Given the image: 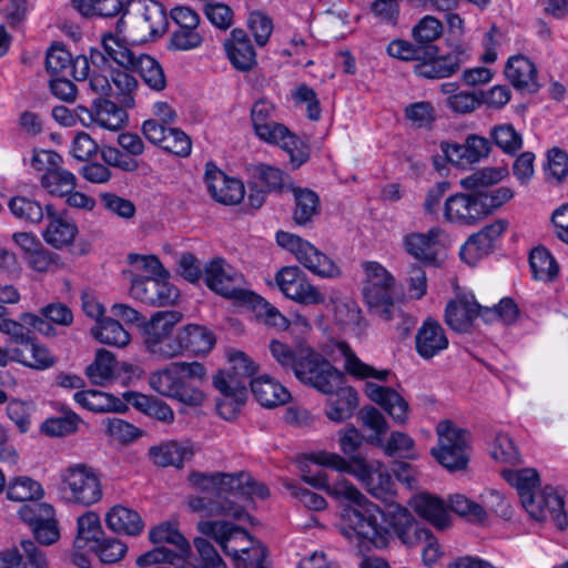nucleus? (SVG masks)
<instances>
[{"mask_svg":"<svg viewBox=\"0 0 568 568\" xmlns=\"http://www.w3.org/2000/svg\"><path fill=\"white\" fill-rule=\"evenodd\" d=\"M74 60L71 53L65 50L62 45H52L45 57V69L52 75L64 74L67 70H70V74L73 77V64Z\"/></svg>","mask_w":568,"mask_h":568,"instance_id":"59","label":"nucleus"},{"mask_svg":"<svg viewBox=\"0 0 568 568\" xmlns=\"http://www.w3.org/2000/svg\"><path fill=\"white\" fill-rule=\"evenodd\" d=\"M92 335L102 344L124 347L130 342V334L114 318H103L92 329Z\"/></svg>","mask_w":568,"mask_h":568,"instance_id":"47","label":"nucleus"},{"mask_svg":"<svg viewBox=\"0 0 568 568\" xmlns=\"http://www.w3.org/2000/svg\"><path fill=\"white\" fill-rule=\"evenodd\" d=\"M521 505L529 516L537 521L550 517L560 530L567 525L564 499L551 486L532 491L530 495L525 494Z\"/></svg>","mask_w":568,"mask_h":568,"instance_id":"18","label":"nucleus"},{"mask_svg":"<svg viewBox=\"0 0 568 568\" xmlns=\"http://www.w3.org/2000/svg\"><path fill=\"white\" fill-rule=\"evenodd\" d=\"M414 510L435 527L444 529L449 525V515L445 503L433 495L420 494L413 498Z\"/></svg>","mask_w":568,"mask_h":568,"instance_id":"36","label":"nucleus"},{"mask_svg":"<svg viewBox=\"0 0 568 568\" xmlns=\"http://www.w3.org/2000/svg\"><path fill=\"white\" fill-rule=\"evenodd\" d=\"M404 113L415 129L430 128L436 119L435 109L428 101L410 103L405 108Z\"/></svg>","mask_w":568,"mask_h":568,"instance_id":"62","label":"nucleus"},{"mask_svg":"<svg viewBox=\"0 0 568 568\" xmlns=\"http://www.w3.org/2000/svg\"><path fill=\"white\" fill-rule=\"evenodd\" d=\"M448 508L473 524H481L487 518V513L483 506L462 494H455L449 497Z\"/></svg>","mask_w":568,"mask_h":568,"instance_id":"53","label":"nucleus"},{"mask_svg":"<svg viewBox=\"0 0 568 568\" xmlns=\"http://www.w3.org/2000/svg\"><path fill=\"white\" fill-rule=\"evenodd\" d=\"M366 282L363 288L364 298L371 311L385 321L394 316V277L377 262L363 264Z\"/></svg>","mask_w":568,"mask_h":568,"instance_id":"9","label":"nucleus"},{"mask_svg":"<svg viewBox=\"0 0 568 568\" xmlns=\"http://www.w3.org/2000/svg\"><path fill=\"white\" fill-rule=\"evenodd\" d=\"M302 479L314 488L323 489L332 497L339 500H347L354 504H361L365 496L345 478L337 479L333 484L328 483L325 471L318 470L314 475L303 474Z\"/></svg>","mask_w":568,"mask_h":568,"instance_id":"31","label":"nucleus"},{"mask_svg":"<svg viewBox=\"0 0 568 568\" xmlns=\"http://www.w3.org/2000/svg\"><path fill=\"white\" fill-rule=\"evenodd\" d=\"M7 497L13 501H34L43 497V488L37 480L20 476L9 481Z\"/></svg>","mask_w":568,"mask_h":568,"instance_id":"50","label":"nucleus"},{"mask_svg":"<svg viewBox=\"0 0 568 568\" xmlns=\"http://www.w3.org/2000/svg\"><path fill=\"white\" fill-rule=\"evenodd\" d=\"M275 105L266 99H260L251 108V120L256 136L268 144L281 146L290 155L294 168L301 166L310 156L305 143L284 124L273 119Z\"/></svg>","mask_w":568,"mask_h":568,"instance_id":"6","label":"nucleus"},{"mask_svg":"<svg viewBox=\"0 0 568 568\" xmlns=\"http://www.w3.org/2000/svg\"><path fill=\"white\" fill-rule=\"evenodd\" d=\"M448 347V338L442 325L427 318L415 336V348L420 357L430 359Z\"/></svg>","mask_w":568,"mask_h":568,"instance_id":"28","label":"nucleus"},{"mask_svg":"<svg viewBox=\"0 0 568 568\" xmlns=\"http://www.w3.org/2000/svg\"><path fill=\"white\" fill-rule=\"evenodd\" d=\"M280 246L293 253L296 260L310 272L322 278H335L341 274L339 267L326 254L302 237L280 231L276 233Z\"/></svg>","mask_w":568,"mask_h":568,"instance_id":"13","label":"nucleus"},{"mask_svg":"<svg viewBox=\"0 0 568 568\" xmlns=\"http://www.w3.org/2000/svg\"><path fill=\"white\" fill-rule=\"evenodd\" d=\"M484 206L478 192H458L445 200L444 219L459 226H473L486 219Z\"/></svg>","mask_w":568,"mask_h":568,"instance_id":"19","label":"nucleus"},{"mask_svg":"<svg viewBox=\"0 0 568 568\" xmlns=\"http://www.w3.org/2000/svg\"><path fill=\"white\" fill-rule=\"evenodd\" d=\"M204 282L224 297L237 298L242 294L243 275L223 258H214L205 265Z\"/></svg>","mask_w":568,"mask_h":568,"instance_id":"20","label":"nucleus"},{"mask_svg":"<svg viewBox=\"0 0 568 568\" xmlns=\"http://www.w3.org/2000/svg\"><path fill=\"white\" fill-rule=\"evenodd\" d=\"M311 460L316 465L354 476L369 495L382 501L394 499L396 495L387 467L377 459L357 456L353 458L352 465H346L343 456L336 453L318 452L312 455Z\"/></svg>","mask_w":568,"mask_h":568,"instance_id":"4","label":"nucleus"},{"mask_svg":"<svg viewBox=\"0 0 568 568\" xmlns=\"http://www.w3.org/2000/svg\"><path fill=\"white\" fill-rule=\"evenodd\" d=\"M115 369L114 355L109 351L99 349L94 361L87 367L85 374L92 384L103 386L114 378Z\"/></svg>","mask_w":568,"mask_h":568,"instance_id":"46","label":"nucleus"},{"mask_svg":"<svg viewBox=\"0 0 568 568\" xmlns=\"http://www.w3.org/2000/svg\"><path fill=\"white\" fill-rule=\"evenodd\" d=\"M197 530L214 539L227 556H231L242 568H266L264 560L266 549L261 545L241 547L237 541L244 544L251 540L250 534L237 525L226 520H201Z\"/></svg>","mask_w":568,"mask_h":568,"instance_id":"5","label":"nucleus"},{"mask_svg":"<svg viewBox=\"0 0 568 568\" xmlns=\"http://www.w3.org/2000/svg\"><path fill=\"white\" fill-rule=\"evenodd\" d=\"M438 447L432 449L436 460L448 470H460L468 463V434L449 420L437 425Z\"/></svg>","mask_w":568,"mask_h":568,"instance_id":"14","label":"nucleus"},{"mask_svg":"<svg viewBox=\"0 0 568 568\" xmlns=\"http://www.w3.org/2000/svg\"><path fill=\"white\" fill-rule=\"evenodd\" d=\"M248 383L255 399L264 407L273 408L284 405L291 398L286 387L268 375H262Z\"/></svg>","mask_w":568,"mask_h":568,"instance_id":"32","label":"nucleus"},{"mask_svg":"<svg viewBox=\"0 0 568 568\" xmlns=\"http://www.w3.org/2000/svg\"><path fill=\"white\" fill-rule=\"evenodd\" d=\"M245 471L233 474L227 473H193L190 475V481L202 493L212 495L195 496L189 499V507L192 511L203 513L209 517H231L243 520L250 518L245 509L236 503L230 500L225 495L242 494Z\"/></svg>","mask_w":568,"mask_h":568,"instance_id":"2","label":"nucleus"},{"mask_svg":"<svg viewBox=\"0 0 568 568\" xmlns=\"http://www.w3.org/2000/svg\"><path fill=\"white\" fill-rule=\"evenodd\" d=\"M385 507L368 501L366 498L358 506L363 509L347 508L338 525L339 532L351 542L363 547L386 548L392 539V531L407 546L418 545L426 537L425 528L420 527L409 510L394 501H384Z\"/></svg>","mask_w":568,"mask_h":568,"instance_id":"1","label":"nucleus"},{"mask_svg":"<svg viewBox=\"0 0 568 568\" xmlns=\"http://www.w3.org/2000/svg\"><path fill=\"white\" fill-rule=\"evenodd\" d=\"M529 265L537 281L552 282L559 273V265L550 252L542 246L535 247L529 254Z\"/></svg>","mask_w":568,"mask_h":568,"instance_id":"43","label":"nucleus"},{"mask_svg":"<svg viewBox=\"0 0 568 568\" xmlns=\"http://www.w3.org/2000/svg\"><path fill=\"white\" fill-rule=\"evenodd\" d=\"M505 74L514 88L521 92L536 93L540 89L537 68L524 55L510 57L505 68Z\"/></svg>","mask_w":568,"mask_h":568,"instance_id":"29","label":"nucleus"},{"mask_svg":"<svg viewBox=\"0 0 568 568\" xmlns=\"http://www.w3.org/2000/svg\"><path fill=\"white\" fill-rule=\"evenodd\" d=\"M335 392L336 399L332 402L326 410V416L333 422L341 423L353 415L354 409L358 405V396L353 388L342 387V385Z\"/></svg>","mask_w":568,"mask_h":568,"instance_id":"48","label":"nucleus"},{"mask_svg":"<svg viewBox=\"0 0 568 568\" xmlns=\"http://www.w3.org/2000/svg\"><path fill=\"white\" fill-rule=\"evenodd\" d=\"M181 320L182 314L178 311L155 313L143 328V343L148 352L164 359L176 357L180 345L176 336L172 338L170 334Z\"/></svg>","mask_w":568,"mask_h":568,"instance_id":"12","label":"nucleus"},{"mask_svg":"<svg viewBox=\"0 0 568 568\" xmlns=\"http://www.w3.org/2000/svg\"><path fill=\"white\" fill-rule=\"evenodd\" d=\"M491 457L500 463L517 465L521 463L520 454L514 440L507 434H498L490 449Z\"/></svg>","mask_w":568,"mask_h":568,"instance_id":"63","label":"nucleus"},{"mask_svg":"<svg viewBox=\"0 0 568 568\" xmlns=\"http://www.w3.org/2000/svg\"><path fill=\"white\" fill-rule=\"evenodd\" d=\"M387 53L402 61H420L427 53H435V45L419 47L413 43L396 39L388 43Z\"/></svg>","mask_w":568,"mask_h":568,"instance_id":"57","label":"nucleus"},{"mask_svg":"<svg viewBox=\"0 0 568 568\" xmlns=\"http://www.w3.org/2000/svg\"><path fill=\"white\" fill-rule=\"evenodd\" d=\"M9 209L16 217L31 223L41 222L44 215L40 203L24 196L12 197L9 201Z\"/></svg>","mask_w":568,"mask_h":568,"instance_id":"64","label":"nucleus"},{"mask_svg":"<svg viewBox=\"0 0 568 568\" xmlns=\"http://www.w3.org/2000/svg\"><path fill=\"white\" fill-rule=\"evenodd\" d=\"M131 72H134L133 68L119 67L112 69L110 67L111 97L124 108H133L134 95L139 88V82Z\"/></svg>","mask_w":568,"mask_h":568,"instance_id":"35","label":"nucleus"},{"mask_svg":"<svg viewBox=\"0 0 568 568\" xmlns=\"http://www.w3.org/2000/svg\"><path fill=\"white\" fill-rule=\"evenodd\" d=\"M484 306L478 304L473 295H460L447 304L445 321L452 329L466 333L471 328L475 320L481 318Z\"/></svg>","mask_w":568,"mask_h":568,"instance_id":"23","label":"nucleus"},{"mask_svg":"<svg viewBox=\"0 0 568 568\" xmlns=\"http://www.w3.org/2000/svg\"><path fill=\"white\" fill-rule=\"evenodd\" d=\"M105 524L115 534L138 536L144 528L140 514L121 505L113 506L105 515Z\"/></svg>","mask_w":568,"mask_h":568,"instance_id":"34","label":"nucleus"},{"mask_svg":"<svg viewBox=\"0 0 568 568\" xmlns=\"http://www.w3.org/2000/svg\"><path fill=\"white\" fill-rule=\"evenodd\" d=\"M494 245L484 233L477 232L468 237L460 248V257L468 264H475L481 257L488 255Z\"/></svg>","mask_w":568,"mask_h":568,"instance_id":"60","label":"nucleus"},{"mask_svg":"<svg viewBox=\"0 0 568 568\" xmlns=\"http://www.w3.org/2000/svg\"><path fill=\"white\" fill-rule=\"evenodd\" d=\"M295 376L306 385L324 394H332L343 384L344 376L322 355L313 349H301Z\"/></svg>","mask_w":568,"mask_h":568,"instance_id":"10","label":"nucleus"},{"mask_svg":"<svg viewBox=\"0 0 568 568\" xmlns=\"http://www.w3.org/2000/svg\"><path fill=\"white\" fill-rule=\"evenodd\" d=\"M112 58L108 57L104 48L90 50L89 57H75L73 64V79L75 81H87L91 93L103 99L111 97L112 84L110 79V62Z\"/></svg>","mask_w":568,"mask_h":568,"instance_id":"11","label":"nucleus"},{"mask_svg":"<svg viewBox=\"0 0 568 568\" xmlns=\"http://www.w3.org/2000/svg\"><path fill=\"white\" fill-rule=\"evenodd\" d=\"M128 120L125 110L108 99H95L94 124L100 128L118 131Z\"/></svg>","mask_w":568,"mask_h":568,"instance_id":"41","label":"nucleus"},{"mask_svg":"<svg viewBox=\"0 0 568 568\" xmlns=\"http://www.w3.org/2000/svg\"><path fill=\"white\" fill-rule=\"evenodd\" d=\"M490 138L506 154L514 155L523 148V136L511 124L494 126L490 130Z\"/></svg>","mask_w":568,"mask_h":568,"instance_id":"56","label":"nucleus"},{"mask_svg":"<svg viewBox=\"0 0 568 568\" xmlns=\"http://www.w3.org/2000/svg\"><path fill=\"white\" fill-rule=\"evenodd\" d=\"M176 343L180 345L176 356L185 351L193 354H206L213 347L215 338L205 327L191 324L178 332Z\"/></svg>","mask_w":568,"mask_h":568,"instance_id":"33","label":"nucleus"},{"mask_svg":"<svg viewBox=\"0 0 568 568\" xmlns=\"http://www.w3.org/2000/svg\"><path fill=\"white\" fill-rule=\"evenodd\" d=\"M365 394L387 412L395 423L404 424L408 419V403L393 388L366 382Z\"/></svg>","mask_w":568,"mask_h":568,"instance_id":"25","label":"nucleus"},{"mask_svg":"<svg viewBox=\"0 0 568 568\" xmlns=\"http://www.w3.org/2000/svg\"><path fill=\"white\" fill-rule=\"evenodd\" d=\"M442 33V22L432 16L420 19L412 30L413 39L419 47L433 45L432 42L437 40Z\"/></svg>","mask_w":568,"mask_h":568,"instance_id":"61","label":"nucleus"},{"mask_svg":"<svg viewBox=\"0 0 568 568\" xmlns=\"http://www.w3.org/2000/svg\"><path fill=\"white\" fill-rule=\"evenodd\" d=\"M372 444L381 447L389 457L415 458L414 439L405 433L393 432L384 443L381 437L373 439Z\"/></svg>","mask_w":568,"mask_h":568,"instance_id":"49","label":"nucleus"},{"mask_svg":"<svg viewBox=\"0 0 568 568\" xmlns=\"http://www.w3.org/2000/svg\"><path fill=\"white\" fill-rule=\"evenodd\" d=\"M501 475L517 489L520 501L524 500L525 494L530 495L532 491H536L535 488L539 483V475L534 468L504 469Z\"/></svg>","mask_w":568,"mask_h":568,"instance_id":"54","label":"nucleus"},{"mask_svg":"<svg viewBox=\"0 0 568 568\" xmlns=\"http://www.w3.org/2000/svg\"><path fill=\"white\" fill-rule=\"evenodd\" d=\"M336 346L344 358L345 371L352 376L358 379L375 378L377 381H386L389 376L388 369H376L362 362L345 342H339Z\"/></svg>","mask_w":568,"mask_h":568,"instance_id":"40","label":"nucleus"},{"mask_svg":"<svg viewBox=\"0 0 568 568\" xmlns=\"http://www.w3.org/2000/svg\"><path fill=\"white\" fill-rule=\"evenodd\" d=\"M204 182L211 196L219 203L234 205L244 197L242 182L227 178L213 162L205 164Z\"/></svg>","mask_w":568,"mask_h":568,"instance_id":"21","label":"nucleus"},{"mask_svg":"<svg viewBox=\"0 0 568 568\" xmlns=\"http://www.w3.org/2000/svg\"><path fill=\"white\" fill-rule=\"evenodd\" d=\"M168 28V17L163 6L153 0L141 3L139 16L124 31L132 42H146L162 36Z\"/></svg>","mask_w":568,"mask_h":568,"instance_id":"16","label":"nucleus"},{"mask_svg":"<svg viewBox=\"0 0 568 568\" xmlns=\"http://www.w3.org/2000/svg\"><path fill=\"white\" fill-rule=\"evenodd\" d=\"M149 454L155 465L161 467L174 466L176 468H181L184 462L193 455L189 447L175 440L152 446Z\"/></svg>","mask_w":568,"mask_h":568,"instance_id":"39","label":"nucleus"},{"mask_svg":"<svg viewBox=\"0 0 568 568\" xmlns=\"http://www.w3.org/2000/svg\"><path fill=\"white\" fill-rule=\"evenodd\" d=\"M103 48L108 57L112 58L119 67L133 68L149 89L161 92L166 88L163 68L153 57L144 53L135 54L113 36L103 38Z\"/></svg>","mask_w":568,"mask_h":568,"instance_id":"8","label":"nucleus"},{"mask_svg":"<svg viewBox=\"0 0 568 568\" xmlns=\"http://www.w3.org/2000/svg\"><path fill=\"white\" fill-rule=\"evenodd\" d=\"M73 398L81 407L94 413H122L128 409L121 399L95 389L77 392Z\"/></svg>","mask_w":568,"mask_h":568,"instance_id":"37","label":"nucleus"},{"mask_svg":"<svg viewBox=\"0 0 568 568\" xmlns=\"http://www.w3.org/2000/svg\"><path fill=\"white\" fill-rule=\"evenodd\" d=\"M295 209L293 220L298 225H307L320 212V200L315 192L308 189L293 187Z\"/></svg>","mask_w":568,"mask_h":568,"instance_id":"44","label":"nucleus"},{"mask_svg":"<svg viewBox=\"0 0 568 568\" xmlns=\"http://www.w3.org/2000/svg\"><path fill=\"white\" fill-rule=\"evenodd\" d=\"M281 292L288 298L304 304L318 305L325 302V295L310 283L298 266H284L275 275Z\"/></svg>","mask_w":568,"mask_h":568,"instance_id":"17","label":"nucleus"},{"mask_svg":"<svg viewBox=\"0 0 568 568\" xmlns=\"http://www.w3.org/2000/svg\"><path fill=\"white\" fill-rule=\"evenodd\" d=\"M12 361L36 369H45L54 364L53 356L45 347L37 344L34 338L24 348L13 347Z\"/></svg>","mask_w":568,"mask_h":568,"instance_id":"42","label":"nucleus"},{"mask_svg":"<svg viewBox=\"0 0 568 568\" xmlns=\"http://www.w3.org/2000/svg\"><path fill=\"white\" fill-rule=\"evenodd\" d=\"M149 538L153 544H171L183 555H187L191 549L186 538L179 531L176 526L170 521H164L153 527L149 532Z\"/></svg>","mask_w":568,"mask_h":568,"instance_id":"52","label":"nucleus"},{"mask_svg":"<svg viewBox=\"0 0 568 568\" xmlns=\"http://www.w3.org/2000/svg\"><path fill=\"white\" fill-rule=\"evenodd\" d=\"M63 491L70 503L91 506L102 498V487L95 470L84 464L65 469L62 475Z\"/></svg>","mask_w":568,"mask_h":568,"instance_id":"15","label":"nucleus"},{"mask_svg":"<svg viewBox=\"0 0 568 568\" xmlns=\"http://www.w3.org/2000/svg\"><path fill=\"white\" fill-rule=\"evenodd\" d=\"M72 4L84 17L110 18L121 10L120 0H72Z\"/></svg>","mask_w":568,"mask_h":568,"instance_id":"55","label":"nucleus"},{"mask_svg":"<svg viewBox=\"0 0 568 568\" xmlns=\"http://www.w3.org/2000/svg\"><path fill=\"white\" fill-rule=\"evenodd\" d=\"M44 210L49 220L42 233L44 241L55 248L70 245L78 234L75 223L63 214L57 213L51 204L45 205Z\"/></svg>","mask_w":568,"mask_h":568,"instance_id":"27","label":"nucleus"},{"mask_svg":"<svg viewBox=\"0 0 568 568\" xmlns=\"http://www.w3.org/2000/svg\"><path fill=\"white\" fill-rule=\"evenodd\" d=\"M129 262L149 273L146 276H135L132 280L130 293L135 300L153 306H165L176 300L178 292L168 282L169 273L156 256L130 254Z\"/></svg>","mask_w":568,"mask_h":568,"instance_id":"7","label":"nucleus"},{"mask_svg":"<svg viewBox=\"0 0 568 568\" xmlns=\"http://www.w3.org/2000/svg\"><path fill=\"white\" fill-rule=\"evenodd\" d=\"M444 230L436 226L426 233H410L404 237L405 251L416 260L428 264H437V247Z\"/></svg>","mask_w":568,"mask_h":568,"instance_id":"24","label":"nucleus"},{"mask_svg":"<svg viewBox=\"0 0 568 568\" xmlns=\"http://www.w3.org/2000/svg\"><path fill=\"white\" fill-rule=\"evenodd\" d=\"M224 47L227 58L236 70L247 72L257 64L254 47L243 29H234Z\"/></svg>","mask_w":568,"mask_h":568,"instance_id":"30","label":"nucleus"},{"mask_svg":"<svg viewBox=\"0 0 568 568\" xmlns=\"http://www.w3.org/2000/svg\"><path fill=\"white\" fill-rule=\"evenodd\" d=\"M79 422V416L68 410L62 416L45 419L41 425V430L51 437H62L74 433L78 429Z\"/></svg>","mask_w":568,"mask_h":568,"instance_id":"58","label":"nucleus"},{"mask_svg":"<svg viewBox=\"0 0 568 568\" xmlns=\"http://www.w3.org/2000/svg\"><path fill=\"white\" fill-rule=\"evenodd\" d=\"M125 398L135 409L150 417L168 424L174 420V412L170 405L155 396L130 392Z\"/></svg>","mask_w":568,"mask_h":568,"instance_id":"38","label":"nucleus"},{"mask_svg":"<svg viewBox=\"0 0 568 568\" xmlns=\"http://www.w3.org/2000/svg\"><path fill=\"white\" fill-rule=\"evenodd\" d=\"M206 368L197 362H175L149 376L150 387L158 394L176 399L189 406H200L205 395L200 385Z\"/></svg>","mask_w":568,"mask_h":568,"instance_id":"3","label":"nucleus"},{"mask_svg":"<svg viewBox=\"0 0 568 568\" xmlns=\"http://www.w3.org/2000/svg\"><path fill=\"white\" fill-rule=\"evenodd\" d=\"M75 181L77 179L73 173L58 164L43 173L41 185L52 195L65 196L75 189Z\"/></svg>","mask_w":568,"mask_h":568,"instance_id":"45","label":"nucleus"},{"mask_svg":"<svg viewBox=\"0 0 568 568\" xmlns=\"http://www.w3.org/2000/svg\"><path fill=\"white\" fill-rule=\"evenodd\" d=\"M508 174L504 168H484L475 171L473 174L462 179L460 185L465 190L474 192H484L483 189L490 187L503 181Z\"/></svg>","mask_w":568,"mask_h":568,"instance_id":"51","label":"nucleus"},{"mask_svg":"<svg viewBox=\"0 0 568 568\" xmlns=\"http://www.w3.org/2000/svg\"><path fill=\"white\" fill-rule=\"evenodd\" d=\"M462 53L449 52L446 55H438V48L435 45V53H427L415 67V73L427 79H443L456 73L462 65Z\"/></svg>","mask_w":568,"mask_h":568,"instance_id":"26","label":"nucleus"},{"mask_svg":"<svg viewBox=\"0 0 568 568\" xmlns=\"http://www.w3.org/2000/svg\"><path fill=\"white\" fill-rule=\"evenodd\" d=\"M213 384L222 395L216 403L219 415L227 420L235 418L247 398L245 383L236 381L233 376L226 377L219 373L214 377Z\"/></svg>","mask_w":568,"mask_h":568,"instance_id":"22","label":"nucleus"}]
</instances>
